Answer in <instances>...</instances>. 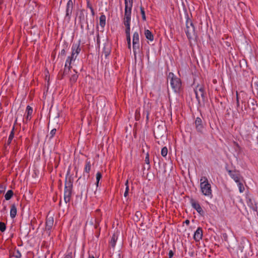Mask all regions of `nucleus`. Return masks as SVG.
<instances>
[{"label":"nucleus","mask_w":258,"mask_h":258,"mask_svg":"<svg viewBox=\"0 0 258 258\" xmlns=\"http://www.w3.org/2000/svg\"><path fill=\"white\" fill-rule=\"evenodd\" d=\"M167 79L170 80V85L174 92L179 93L181 90V81L180 79L172 72L169 73Z\"/></svg>","instance_id":"nucleus-1"},{"label":"nucleus","mask_w":258,"mask_h":258,"mask_svg":"<svg viewBox=\"0 0 258 258\" xmlns=\"http://www.w3.org/2000/svg\"><path fill=\"white\" fill-rule=\"evenodd\" d=\"M186 35L189 40L197 37L195 32V28L191 21L189 19L187 15L186 21V29L185 30Z\"/></svg>","instance_id":"nucleus-2"},{"label":"nucleus","mask_w":258,"mask_h":258,"mask_svg":"<svg viewBox=\"0 0 258 258\" xmlns=\"http://www.w3.org/2000/svg\"><path fill=\"white\" fill-rule=\"evenodd\" d=\"M200 181V186L202 193L205 196L211 198L212 197L211 186L207 178L206 177H203Z\"/></svg>","instance_id":"nucleus-3"},{"label":"nucleus","mask_w":258,"mask_h":258,"mask_svg":"<svg viewBox=\"0 0 258 258\" xmlns=\"http://www.w3.org/2000/svg\"><path fill=\"white\" fill-rule=\"evenodd\" d=\"M194 92L196 94V99L199 105L201 104L200 96L202 97L203 102L206 101L207 100L206 93L205 87L203 85H197V86L194 89Z\"/></svg>","instance_id":"nucleus-4"},{"label":"nucleus","mask_w":258,"mask_h":258,"mask_svg":"<svg viewBox=\"0 0 258 258\" xmlns=\"http://www.w3.org/2000/svg\"><path fill=\"white\" fill-rule=\"evenodd\" d=\"M81 50L80 41L77 43H73L72 46V54L69 57L71 58L72 60H75L78 55L80 53Z\"/></svg>","instance_id":"nucleus-5"},{"label":"nucleus","mask_w":258,"mask_h":258,"mask_svg":"<svg viewBox=\"0 0 258 258\" xmlns=\"http://www.w3.org/2000/svg\"><path fill=\"white\" fill-rule=\"evenodd\" d=\"M133 49L135 55L140 49V39L138 32H135L133 37Z\"/></svg>","instance_id":"nucleus-6"},{"label":"nucleus","mask_w":258,"mask_h":258,"mask_svg":"<svg viewBox=\"0 0 258 258\" xmlns=\"http://www.w3.org/2000/svg\"><path fill=\"white\" fill-rule=\"evenodd\" d=\"M70 170L69 169L66 178L64 191L72 192L73 180L71 178V176L68 177L70 174Z\"/></svg>","instance_id":"nucleus-7"},{"label":"nucleus","mask_w":258,"mask_h":258,"mask_svg":"<svg viewBox=\"0 0 258 258\" xmlns=\"http://www.w3.org/2000/svg\"><path fill=\"white\" fill-rule=\"evenodd\" d=\"M74 7V3L72 0H69L67 4L66 9V16L65 18L68 20H70L71 17L73 12Z\"/></svg>","instance_id":"nucleus-8"},{"label":"nucleus","mask_w":258,"mask_h":258,"mask_svg":"<svg viewBox=\"0 0 258 258\" xmlns=\"http://www.w3.org/2000/svg\"><path fill=\"white\" fill-rule=\"evenodd\" d=\"M227 171L229 175L236 182H239L241 179H242V178L238 171L230 170H228Z\"/></svg>","instance_id":"nucleus-9"},{"label":"nucleus","mask_w":258,"mask_h":258,"mask_svg":"<svg viewBox=\"0 0 258 258\" xmlns=\"http://www.w3.org/2000/svg\"><path fill=\"white\" fill-rule=\"evenodd\" d=\"M195 126L197 132L202 133L204 128L202 119L201 117H197L195 121Z\"/></svg>","instance_id":"nucleus-10"},{"label":"nucleus","mask_w":258,"mask_h":258,"mask_svg":"<svg viewBox=\"0 0 258 258\" xmlns=\"http://www.w3.org/2000/svg\"><path fill=\"white\" fill-rule=\"evenodd\" d=\"M190 203L192 207L195 209L197 211V212H198L201 215L204 214V211L198 202L193 199H191L190 200Z\"/></svg>","instance_id":"nucleus-11"},{"label":"nucleus","mask_w":258,"mask_h":258,"mask_svg":"<svg viewBox=\"0 0 258 258\" xmlns=\"http://www.w3.org/2000/svg\"><path fill=\"white\" fill-rule=\"evenodd\" d=\"M203 236V231L201 227H198L194 235V239L198 241L202 239Z\"/></svg>","instance_id":"nucleus-12"},{"label":"nucleus","mask_w":258,"mask_h":258,"mask_svg":"<svg viewBox=\"0 0 258 258\" xmlns=\"http://www.w3.org/2000/svg\"><path fill=\"white\" fill-rule=\"evenodd\" d=\"M53 218L52 217H47L46 221L45 229L47 230H50L53 225Z\"/></svg>","instance_id":"nucleus-13"},{"label":"nucleus","mask_w":258,"mask_h":258,"mask_svg":"<svg viewBox=\"0 0 258 258\" xmlns=\"http://www.w3.org/2000/svg\"><path fill=\"white\" fill-rule=\"evenodd\" d=\"M251 87L253 92H255L258 95V79L252 78Z\"/></svg>","instance_id":"nucleus-14"},{"label":"nucleus","mask_w":258,"mask_h":258,"mask_svg":"<svg viewBox=\"0 0 258 258\" xmlns=\"http://www.w3.org/2000/svg\"><path fill=\"white\" fill-rule=\"evenodd\" d=\"M132 7L125 6V12L124 19H131Z\"/></svg>","instance_id":"nucleus-15"},{"label":"nucleus","mask_w":258,"mask_h":258,"mask_svg":"<svg viewBox=\"0 0 258 258\" xmlns=\"http://www.w3.org/2000/svg\"><path fill=\"white\" fill-rule=\"evenodd\" d=\"M110 46L108 44H105L103 47V53L106 58L110 54Z\"/></svg>","instance_id":"nucleus-16"},{"label":"nucleus","mask_w":258,"mask_h":258,"mask_svg":"<svg viewBox=\"0 0 258 258\" xmlns=\"http://www.w3.org/2000/svg\"><path fill=\"white\" fill-rule=\"evenodd\" d=\"M17 208L15 204H13L11 206V211H10V216L12 218H14L17 215Z\"/></svg>","instance_id":"nucleus-17"},{"label":"nucleus","mask_w":258,"mask_h":258,"mask_svg":"<svg viewBox=\"0 0 258 258\" xmlns=\"http://www.w3.org/2000/svg\"><path fill=\"white\" fill-rule=\"evenodd\" d=\"M145 35L146 38L147 39H148L150 41L153 40L154 36H153V34L152 33V32L150 30H145Z\"/></svg>","instance_id":"nucleus-18"},{"label":"nucleus","mask_w":258,"mask_h":258,"mask_svg":"<svg viewBox=\"0 0 258 258\" xmlns=\"http://www.w3.org/2000/svg\"><path fill=\"white\" fill-rule=\"evenodd\" d=\"M72 193L67 191H64V200L66 203L70 202Z\"/></svg>","instance_id":"nucleus-19"},{"label":"nucleus","mask_w":258,"mask_h":258,"mask_svg":"<svg viewBox=\"0 0 258 258\" xmlns=\"http://www.w3.org/2000/svg\"><path fill=\"white\" fill-rule=\"evenodd\" d=\"M117 240V235L116 234L114 233L113 234V235L112 236L111 240L110 241V244L111 246H112V247L114 248Z\"/></svg>","instance_id":"nucleus-20"},{"label":"nucleus","mask_w":258,"mask_h":258,"mask_svg":"<svg viewBox=\"0 0 258 258\" xmlns=\"http://www.w3.org/2000/svg\"><path fill=\"white\" fill-rule=\"evenodd\" d=\"M99 24L102 28H104L106 24V17L104 15H102L99 18Z\"/></svg>","instance_id":"nucleus-21"},{"label":"nucleus","mask_w":258,"mask_h":258,"mask_svg":"<svg viewBox=\"0 0 258 258\" xmlns=\"http://www.w3.org/2000/svg\"><path fill=\"white\" fill-rule=\"evenodd\" d=\"M14 129H15V127H14V126H13V129H12V131H11V133H10V134L9 135L8 140V141H7V146H9L11 144L12 140L14 138Z\"/></svg>","instance_id":"nucleus-22"},{"label":"nucleus","mask_w":258,"mask_h":258,"mask_svg":"<svg viewBox=\"0 0 258 258\" xmlns=\"http://www.w3.org/2000/svg\"><path fill=\"white\" fill-rule=\"evenodd\" d=\"M14 195L13 191L12 190H9L5 196V199L6 200H10Z\"/></svg>","instance_id":"nucleus-23"},{"label":"nucleus","mask_w":258,"mask_h":258,"mask_svg":"<svg viewBox=\"0 0 258 258\" xmlns=\"http://www.w3.org/2000/svg\"><path fill=\"white\" fill-rule=\"evenodd\" d=\"M78 78V75L77 74V72H76L75 74L72 75L70 79L71 84L73 85V84L75 83L77 81Z\"/></svg>","instance_id":"nucleus-24"},{"label":"nucleus","mask_w":258,"mask_h":258,"mask_svg":"<svg viewBox=\"0 0 258 258\" xmlns=\"http://www.w3.org/2000/svg\"><path fill=\"white\" fill-rule=\"evenodd\" d=\"M90 170H91V163H90V161H86V165H85V171L86 172L88 173H89Z\"/></svg>","instance_id":"nucleus-25"},{"label":"nucleus","mask_w":258,"mask_h":258,"mask_svg":"<svg viewBox=\"0 0 258 258\" xmlns=\"http://www.w3.org/2000/svg\"><path fill=\"white\" fill-rule=\"evenodd\" d=\"M73 60H72V59L70 58L69 57H68L65 63L64 68H70V69H71L72 68L71 64Z\"/></svg>","instance_id":"nucleus-26"},{"label":"nucleus","mask_w":258,"mask_h":258,"mask_svg":"<svg viewBox=\"0 0 258 258\" xmlns=\"http://www.w3.org/2000/svg\"><path fill=\"white\" fill-rule=\"evenodd\" d=\"M101 178H102V174H101V172H98L97 173V174H96V185L97 187L98 186L99 181H100V179Z\"/></svg>","instance_id":"nucleus-27"},{"label":"nucleus","mask_w":258,"mask_h":258,"mask_svg":"<svg viewBox=\"0 0 258 258\" xmlns=\"http://www.w3.org/2000/svg\"><path fill=\"white\" fill-rule=\"evenodd\" d=\"M70 69H70V68H64L63 72L62 74H61L60 79H62L64 76L67 75L69 74V73L70 71Z\"/></svg>","instance_id":"nucleus-28"},{"label":"nucleus","mask_w":258,"mask_h":258,"mask_svg":"<svg viewBox=\"0 0 258 258\" xmlns=\"http://www.w3.org/2000/svg\"><path fill=\"white\" fill-rule=\"evenodd\" d=\"M237 185H238L240 192H243V191L244 190V187L243 185V183L241 181V180L239 181V182H237Z\"/></svg>","instance_id":"nucleus-29"},{"label":"nucleus","mask_w":258,"mask_h":258,"mask_svg":"<svg viewBox=\"0 0 258 258\" xmlns=\"http://www.w3.org/2000/svg\"><path fill=\"white\" fill-rule=\"evenodd\" d=\"M168 153V149L166 147H163L161 150V155L165 157L167 156Z\"/></svg>","instance_id":"nucleus-30"},{"label":"nucleus","mask_w":258,"mask_h":258,"mask_svg":"<svg viewBox=\"0 0 258 258\" xmlns=\"http://www.w3.org/2000/svg\"><path fill=\"white\" fill-rule=\"evenodd\" d=\"M141 13L142 15V18L143 20L146 21V18L145 15V12L144 11V8L143 7H140Z\"/></svg>","instance_id":"nucleus-31"},{"label":"nucleus","mask_w":258,"mask_h":258,"mask_svg":"<svg viewBox=\"0 0 258 258\" xmlns=\"http://www.w3.org/2000/svg\"><path fill=\"white\" fill-rule=\"evenodd\" d=\"M131 19H124L123 23L126 28H130Z\"/></svg>","instance_id":"nucleus-32"},{"label":"nucleus","mask_w":258,"mask_h":258,"mask_svg":"<svg viewBox=\"0 0 258 258\" xmlns=\"http://www.w3.org/2000/svg\"><path fill=\"white\" fill-rule=\"evenodd\" d=\"M26 112L28 116H31L33 112L32 108L30 106H27L26 108Z\"/></svg>","instance_id":"nucleus-33"},{"label":"nucleus","mask_w":258,"mask_h":258,"mask_svg":"<svg viewBox=\"0 0 258 258\" xmlns=\"http://www.w3.org/2000/svg\"><path fill=\"white\" fill-rule=\"evenodd\" d=\"M13 256L16 258H20L21 257L20 251L18 249L15 250L13 253Z\"/></svg>","instance_id":"nucleus-34"},{"label":"nucleus","mask_w":258,"mask_h":258,"mask_svg":"<svg viewBox=\"0 0 258 258\" xmlns=\"http://www.w3.org/2000/svg\"><path fill=\"white\" fill-rule=\"evenodd\" d=\"M125 6L132 7L133 0H124Z\"/></svg>","instance_id":"nucleus-35"},{"label":"nucleus","mask_w":258,"mask_h":258,"mask_svg":"<svg viewBox=\"0 0 258 258\" xmlns=\"http://www.w3.org/2000/svg\"><path fill=\"white\" fill-rule=\"evenodd\" d=\"M125 185H126V188H125V192L124 193V196L125 197H126L128 196V190H129V187H128V180H127L126 181Z\"/></svg>","instance_id":"nucleus-36"},{"label":"nucleus","mask_w":258,"mask_h":258,"mask_svg":"<svg viewBox=\"0 0 258 258\" xmlns=\"http://www.w3.org/2000/svg\"><path fill=\"white\" fill-rule=\"evenodd\" d=\"M6 226L5 223L1 222H0V230L2 232H4L6 230Z\"/></svg>","instance_id":"nucleus-37"},{"label":"nucleus","mask_w":258,"mask_h":258,"mask_svg":"<svg viewBox=\"0 0 258 258\" xmlns=\"http://www.w3.org/2000/svg\"><path fill=\"white\" fill-rule=\"evenodd\" d=\"M236 101H237V110L239 112H240L239 109L240 108V104H239V96L238 92H236Z\"/></svg>","instance_id":"nucleus-38"},{"label":"nucleus","mask_w":258,"mask_h":258,"mask_svg":"<svg viewBox=\"0 0 258 258\" xmlns=\"http://www.w3.org/2000/svg\"><path fill=\"white\" fill-rule=\"evenodd\" d=\"M56 130L55 128L52 129L50 133V138H52L56 134Z\"/></svg>","instance_id":"nucleus-39"},{"label":"nucleus","mask_w":258,"mask_h":258,"mask_svg":"<svg viewBox=\"0 0 258 258\" xmlns=\"http://www.w3.org/2000/svg\"><path fill=\"white\" fill-rule=\"evenodd\" d=\"M66 54V50L64 48L62 49L60 53H59V55L61 56H64Z\"/></svg>","instance_id":"nucleus-40"},{"label":"nucleus","mask_w":258,"mask_h":258,"mask_svg":"<svg viewBox=\"0 0 258 258\" xmlns=\"http://www.w3.org/2000/svg\"><path fill=\"white\" fill-rule=\"evenodd\" d=\"M6 186L1 185L0 186V194L3 193L6 190Z\"/></svg>","instance_id":"nucleus-41"},{"label":"nucleus","mask_w":258,"mask_h":258,"mask_svg":"<svg viewBox=\"0 0 258 258\" xmlns=\"http://www.w3.org/2000/svg\"><path fill=\"white\" fill-rule=\"evenodd\" d=\"M145 161L146 164H147L148 165L149 164L150 161H149V154H147V156H146V157L145 158Z\"/></svg>","instance_id":"nucleus-42"},{"label":"nucleus","mask_w":258,"mask_h":258,"mask_svg":"<svg viewBox=\"0 0 258 258\" xmlns=\"http://www.w3.org/2000/svg\"><path fill=\"white\" fill-rule=\"evenodd\" d=\"M246 107L245 104H244V106L242 105V106L240 108L239 111L240 112H243L244 110H246Z\"/></svg>","instance_id":"nucleus-43"},{"label":"nucleus","mask_w":258,"mask_h":258,"mask_svg":"<svg viewBox=\"0 0 258 258\" xmlns=\"http://www.w3.org/2000/svg\"><path fill=\"white\" fill-rule=\"evenodd\" d=\"M126 41L127 42H131V39L130 35H126Z\"/></svg>","instance_id":"nucleus-44"},{"label":"nucleus","mask_w":258,"mask_h":258,"mask_svg":"<svg viewBox=\"0 0 258 258\" xmlns=\"http://www.w3.org/2000/svg\"><path fill=\"white\" fill-rule=\"evenodd\" d=\"M130 30L131 28H126L125 29V34L126 35H130Z\"/></svg>","instance_id":"nucleus-45"},{"label":"nucleus","mask_w":258,"mask_h":258,"mask_svg":"<svg viewBox=\"0 0 258 258\" xmlns=\"http://www.w3.org/2000/svg\"><path fill=\"white\" fill-rule=\"evenodd\" d=\"M173 252L171 250H170L168 253L169 258H172V257L173 255Z\"/></svg>","instance_id":"nucleus-46"},{"label":"nucleus","mask_w":258,"mask_h":258,"mask_svg":"<svg viewBox=\"0 0 258 258\" xmlns=\"http://www.w3.org/2000/svg\"><path fill=\"white\" fill-rule=\"evenodd\" d=\"M252 107L251 108V109L254 111L256 109V108H257V105H255L253 103H252Z\"/></svg>","instance_id":"nucleus-47"},{"label":"nucleus","mask_w":258,"mask_h":258,"mask_svg":"<svg viewBox=\"0 0 258 258\" xmlns=\"http://www.w3.org/2000/svg\"><path fill=\"white\" fill-rule=\"evenodd\" d=\"M90 10L92 13V15L94 16L95 15L94 11L93 10V8L92 7H90Z\"/></svg>","instance_id":"nucleus-48"},{"label":"nucleus","mask_w":258,"mask_h":258,"mask_svg":"<svg viewBox=\"0 0 258 258\" xmlns=\"http://www.w3.org/2000/svg\"><path fill=\"white\" fill-rule=\"evenodd\" d=\"M87 7L90 9V7H92V6L90 5L89 1H87Z\"/></svg>","instance_id":"nucleus-49"},{"label":"nucleus","mask_w":258,"mask_h":258,"mask_svg":"<svg viewBox=\"0 0 258 258\" xmlns=\"http://www.w3.org/2000/svg\"><path fill=\"white\" fill-rule=\"evenodd\" d=\"M31 118V116H28V115L26 116V119L27 120H29Z\"/></svg>","instance_id":"nucleus-50"},{"label":"nucleus","mask_w":258,"mask_h":258,"mask_svg":"<svg viewBox=\"0 0 258 258\" xmlns=\"http://www.w3.org/2000/svg\"><path fill=\"white\" fill-rule=\"evenodd\" d=\"M127 47L128 48L131 49V42H127Z\"/></svg>","instance_id":"nucleus-51"},{"label":"nucleus","mask_w":258,"mask_h":258,"mask_svg":"<svg viewBox=\"0 0 258 258\" xmlns=\"http://www.w3.org/2000/svg\"><path fill=\"white\" fill-rule=\"evenodd\" d=\"M185 223L186 224H188L189 223V221L188 220H186L185 221Z\"/></svg>","instance_id":"nucleus-52"},{"label":"nucleus","mask_w":258,"mask_h":258,"mask_svg":"<svg viewBox=\"0 0 258 258\" xmlns=\"http://www.w3.org/2000/svg\"><path fill=\"white\" fill-rule=\"evenodd\" d=\"M89 258H95V257H94V256L93 255H89Z\"/></svg>","instance_id":"nucleus-53"},{"label":"nucleus","mask_w":258,"mask_h":258,"mask_svg":"<svg viewBox=\"0 0 258 258\" xmlns=\"http://www.w3.org/2000/svg\"><path fill=\"white\" fill-rule=\"evenodd\" d=\"M5 210H6V206H5V207H4V209H3V211H5Z\"/></svg>","instance_id":"nucleus-54"},{"label":"nucleus","mask_w":258,"mask_h":258,"mask_svg":"<svg viewBox=\"0 0 258 258\" xmlns=\"http://www.w3.org/2000/svg\"><path fill=\"white\" fill-rule=\"evenodd\" d=\"M98 224H96V225H95V228H96V229H97V228H98Z\"/></svg>","instance_id":"nucleus-55"},{"label":"nucleus","mask_w":258,"mask_h":258,"mask_svg":"<svg viewBox=\"0 0 258 258\" xmlns=\"http://www.w3.org/2000/svg\"><path fill=\"white\" fill-rule=\"evenodd\" d=\"M99 235V232L97 234V235H96L97 237H98Z\"/></svg>","instance_id":"nucleus-56"}]
</instances>
